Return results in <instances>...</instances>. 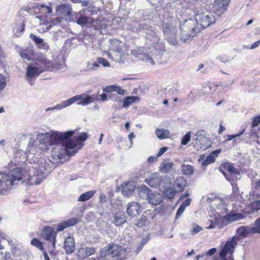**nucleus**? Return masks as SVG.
Masks as SVG:
<instances>
[{"label":"nucleus","mask_w":260,"mask_h":260,"mask_svg":"<svg viewBox=\"0 0 260 260\" xmlns=\"http://www.w3.org/2000/svg\"><path fill=\"white\" fill-rule=\"evenodd\" d=\"M76 131L61 132L52 131L50 133H42L38 135L39 146H36L37 142L30 141L28 144L27 152L34 153L37 149L42 151L48 149V146H52V159L57 162L60 161L66 155H75L81 148V143L86 140L88 135L86 133H82L78 136L72 138L75 134Z\"/></svg>","instance_id":"obj_1"},{"label":"nucleus","mask_w":260,"mask_h":260,"mask_svg":"<svg viewBox=\"0 0 260 260\" xmlns=\"http://www.w3.org/2000/svg\"><path fill=\"white\" fill-rule=\"evenodd\" d=\"M177 19L180 22V39L185 42L194 37L202 28H206L215 22L212 13L203 8L197 11L194 20L185 19L181 21L179 18Z\"/></svg>","instance_id":"obj_2"},{"label":"nucleus","mask_w":260,"mask_h":260,"mask_svg":"<svg viewBox=\"0 0 260 260\" xmlns=\"http://www.w3.org/2000/svg\"><path fill=\"white\" fill-rule=\"evenodd\" d=\"M21 168H16L8 173L0 172V195L6 194L12 186L21 180Z\"/></svg>","instance_id":"obj_3"},{"label":"nucleus","mask_w":260,"mask_h":260,"mask_svg":"<svg viewBox=\"0 0 260 260\" xmlns=\"http://www.w3.org/2000/svg\"><path fill=\"white\" fill-rule=\"evenodd\" d=\"M101 257H105L106 259L110 257L115 258L117 260H123L126 258L125 248L116 244L109 245L104 247L101 250Z\"/></svg>","instance_id":"obj_4"},{"label":"nucleus","mask_w":260,"mask_h":260,"mask_svg":"<svg viewBox=\"0 0 260 260\" xmlns=\"http://www.w3.org/2000/svg\"><path fill=\"white\" fill-rule=\"evenodd\" d=\"M123 45V43L118 40H110V49L111 52L109 55L115 62L124 63L127 61V53L122 51Z\"/></svg>","instance_id":"obj_5"},{"label":"nucleus","mask_w":260,"mask_h":260,"mask_svg":"<svg viewBox=\"0 0 260 260\" xmlns=\"http://www.w3.org/2000/svg\"><path fill=\"white\" fill-rule=\"evenodd\" d=\"M21 174L22 177L21 180L30 185L39 184L46 176L37 172L36 170H34L29 163L27 164L24 170L21 169Z\"/></svg>","instance_id":"obj_6"},{"label":"nucleus","mask_w":260,"mask_h":260,"mask_svg":"<svg viewBox=\"0 0 260 260\" xmlns=\"http://www.w3.org/2000/svg\"><path fill=\"white\" fill-rule=\"evenodd\" d=\"M146 48L151 50L154 48L155 51L159 54H162L166 51V47L164 43L160 41L159 36L154 30H150L148 32V37H146Z\"/></svg>","instance_id":"obj_7"},{"label":"nucleus","mask_w":260,"mask_h":260,"mask_svg":"<svg viewBox=\"0 0 260 260\" xmlns=\"http://www.w3.org/2000/svg\"><path fill=\"white\" fill-rule=\"evenodd\" d=\"M175 21L164 22L162 25V30L164 36L170 44L176 45L177 43L176 39L177 27Z\"/></svg>","instance_id":"obj_8"},{"label":"nucleus","mask_w":260,"mask_h":260,"mask_svg":"<svg viewBox=\"0 0 260 260\" xmlns=\"http://www.w3.org/2000/svg\"><path fill=\"white\" fill-rule=\"evenodd\" d=\"M95 96L87 93L76 95L71 99L64 101L63 107H68L77 102L78 105L86 106L95 101Z\"/></svg>","instance_id":"obj_9"},{"label":"nucleus","mask_w":260,"mask_h":260,"mask_svg":"<svg viewBox=\"0 0 260 260\" xmlns=\"http://www.w3.org/2000/svg\"><path fill=\"white\" fill-rule=\"evenodd\" d=\"M29 165L31 167L32 169L36 170V171L39 172L46 175L45 174L51 171L53 168V164L51 161L47 158H40L37 162L34 164L28 162Z\"/></svg>","instance_id":"obj_10"},{"label":"nucleus","mask_w":260,"mask_h":260,"mask_svg":"<svg viewBox=\"0 0 260 260\" xmlns=\"http://www.w3.org/2000/svg\"><path fill=\"white\" fill-rule=\"evenodd\" d=\"M85 12V11L83 10L76 14V22L82 26L93 27L96 29H100V26L98 25V23L100 22V21L93 20L92 18L84 15Z\"/></svg>","instance_id":"obj_11"},{"label":"nucleus","mask_w":260,"mask_h":260,"mask_svg":"<svg viewBox=\"0 0 260 260\" xmlns=\"http://www.w3.org/2000/svg\"><path fill=\"white\" fill-rule=\"evenodd\" d=\"M151 22L150 20H141L139 21H132L129 25V28L133 31L140 32L144 31L148 37V32L150 30H154L153 27L149 25Z\"/></svg>","instance_id":"obj_12"},{"label":"nucleus","mask_w":260,"mask_h":260,"mask_svg":"<svg viewBox=\"0 0 260 260\" xmlns=\"http://www.w3.org/2000/svg\"><path fill=\"white\" fill-rule=\"evenodd\" d=\"M243 217V215L241 213L230 212L223 216L218 214L217 216L214 218V220L218 227L220 228L226 225L229 222L239 220Z\"/></svg>","instance_id":"obj_13"},{"label":"nucleus","mask_w":260,"mask_h":260,"mask_svg":"<svg viewBox=\"0 0 260 260\" xmlns=\"http://www.w3.org/2000/svg\"><path fill=\"white\" fill-rule=\"evenodd\" d=\"M152 53L151 50L148 48L142 47H137L131 51V54L136 58L149 62L151 64H154L152 57L150 56L149 53Z\"/></svg>","instance_id":"obj_14"},{"label":"nucleus","mask_w":260,"mask_h":260,"mask_svg":"<svg viewBox=\"0 0 260 260\" xmlns=\"http://www.w3.org/2000/svg\"><path fill=\"white\" fill-rule=\"evenodd\" d=\"M37 60L40 63L45 66L46 71H51L53 72L57 71L63 69L64 64L63 62H57L56 61H51L48 60L45 56L43 55H40Z\"/></svg>","instance_id":"obj_15"},{"label":"nucleus","mask_w":260,"mask_h":260,"mask_svg":"<svg viewBox=\"0 0 260 260\" xmlns=\"http://www.w3.org/2000/svg\"><path fill=\"white\" fill-rule=\"evenodd\" d=\"M239 240L238 237H233L232 238L229 239L224 246L223 247L219 253L220 260H226L225 256L227 254H232L235 248L237 245V241Z\"/></svg>","instance_id":"obj_16"},{"label":"nucleus","mask_w":260,"mask_h":260,"mask_svg":"<svg viewBox=\"0 0 260 260\" xmlns=\"http://www.w3.org/2000/svg\"><path fill=\"white\" fill-rule=\"evenodd\" d=\"M41 64L40 67L29 65L26 69V77L30 85L34 84V81L31 80L32 78L38 76L41 73L46 71L45 66Z\"/></svg>","instance_id":"obj_17"},{"label":"nucleus","mask_w":260,"mask_h":260,"mask_svg":"<svg viewBox=\"0 0 260 260\" xmlns=\"http://www.w3.org/2000/svg\"><path fill=\"white\" fill-rule=\"evenodd\" d=\"M41 236L44 240L51 242L53 247L55 248L57 232L54 231L53 228L45 226L42 231Z\"/></svg>","instance_id":"obj_18"},{"label":"nucleus","mask_w":260,"mask_h":260,"mask_svg":"<svg viewBox=\"0 0 260 260\" xmlns=\"http://www.w3.org/2000/svg\"><path fill=\"white\" fill-rule=\"evenodd\" d=\"M57 13L60 15L66 21H70L71 20L72 9L69 4H62L56 8Z\"/></svg>","instance_id":"obj_19"},{"label":"nucleus","mask_w":260,"mask_h":260,"mask_svg":"<svg viewBox=\"0 0 260 260\" xmlns=\"http://www.w3.org/2000/svg\"><path fill=\"white\" fill-rule=\"evenodd\" d=\"M230 0H215L212 5V10L217 15L220 16L226 11Z\"/></svg>","instance_id":"obj_20"},{"label":"nucleus","mask_w":260,"mask_h":260,"mask_svg":"<svg viewBox=\"0 0 260 260\" xmlns=\"http://www.w3.org/2000/svg\"><path fill=\"white\" fill-rule=\"evenodd\" d=\"M165 179L164 176H160L157 173H153L148 178L146 179L145 182L152 187L157 188L161 184H164Z\"/></svg>","instance_id":"obj_21"},{"label":"nucleus","mask_w":260,"mask_h":260,"mask_svg":"<svg viewBox=\"0 0 260 260\" xmlns=\"http://www.w3.org/2000/svg\"><path fill=\"white\" fill-rule=\"evenodd\" d=\"M95 252L94 247L82 245L78 250L77 256L78 258L82 259L93 254Z\"/></svg>","instance_id":"obj_22"},{"label":"nucleus","mask_w":260,"mask_h":260,"mask_svg":"<svg viewBox=\"0 0 260 260\" xmlns=\"http://www.w3.org/2000/svg\"><path fill=\"white\" fill-rule=\"evenodd\" d=\"M141 212V208L140 204L136 202H132L128 204L127 213L132 217L137 216Z\"/></svg>","instance_id":"obj_23"},{"label":"nucleus","mask_w":260,"mask_h":260,"mask_svg":"<svg viewBox=\"0 0 260 260\" xmlns=\"http://www.w3.org/2000/svg\"><path fill=\"white\" fill-rule=\"evenodd\" d=\"M78 222L79 220L77 218H72L64 220L57 225V230L55 232H57V233L68 227L75 225Z\"/></svg>","instance_id":"obj_24"},{"label":"nucleus","mask_w":260,"mask_h":260,"mask_svg":"<svg viewBox=\"0 0 260 260\" xmlns=\"http://www.w3.org/2000/svg\"><path fill=\"white\" fill-rule=\"evenodd\" d=\"M64 248L67 254L73 253L75 249V241L73 237H68L64 241Z\"/></svg>","instance_id":"obj_25"},{"label":"nucleus","mask_w":260,"mask_h":260,"mask_svg":"<svg viewBox=\"0 0 260 260\" xmlns=\"http://www.w3.org/2000/svg\"><path fill=\"white\" fill-rule=\"evenodd\" d=\"M236 233L238 236L241 238H245L250 234H254L252 226H240L237 230Z\"/></svg>","instance_id":"obj_26"},{"label":"nucleus","mask_w":260,"mask_h":260,"mask_svg":"<svg viewBox=\"0 0 260 260\" xmlns=\"http://www.w3.org/2000/svg\"><path fill=\"white\" fill-rule=\"evenodd\" d=\"M164 196L156 192H152L149 194L148 201L149 203L153 205H157L162 202Z\"/></svg>","instance_id":"obj_27"},{"label":"nucleus","mask_w":260,"mask_h":260,"mask_svg":"<svg viewBox=\"0 0 260 260\" xmlns=\"http://www.w3.org/2000/svg\"><path fill=\"white\" fill-rule=\"evenodd\" d=\"M20 55L22 58L28 61L36 58L34 50L31 47H28L22 51H20Z\"/></svg>","instance_id":"obj_28"},{"label":"nucleus","mask_w":260,"mask_h":260,"mask_svg":"<svg viewBox=\"0 0 260 260\" xmlns=\"http://www.w3.org/2000/svg\"><path fill=\"white\" fill-rule=\"evenodd\" d=\"M134 183L128 182L121 185V192L126 197L132 194L135 190Z\"/></svg>","instance_id":"obj_29"},{"label":"nucleus","mask_w":260,"mask_h":260,"mask_svg":"<svg viewBox=\"0 0 260 260\" xmlns=\"http://www.w3.org/2000/svg\"><path fill=\"white\" fill-rule=\"evenodd\" d=\"M175 164L172 161L164 160L160 164L159 170L162 173H168L174 166Z\"/></svg>","instance_id":"obj_30"},{"label":"nucleus","mask_w":260,"mask_h":260,"mask_svg":"<svg viewBox=\"0 0 260 260\" xmlns=\"http://www.w3.org/2000/svg\"><path fill=\"white\" fill-rule=\"evenodd\" d=\"M220 150H216L212 152L205 160H203L202 165L204 166H207L214 162L215 157L220 153Z\"/></svg>","instance_id":"obj_31"},{"label":"nucleus","mask_w":260,"mask_h":260,"mask_svg":"<svg viewBox=\"0 0 260 260\" xmlns=\"http://www.w3.org/2000/svg\"><path fill=\"white\" fill-rule=\"evenodd\" d=\"M126 221L125 215L121 213H116L114 216L113 223L117 226L124 223Z\"/></svg>","instance_id":"obj_32"},{"label":"nucleus","mask_w":260,"mask_h":260,"mask_svg":"<svg viewBox=\"0 0 260 260\" xmlns=\"http://www.w3.org/2000/svg\"><path fill=\"white\" fill-rule=\"evenodd\" d=\"M222 173L226 178L227 180L230 181L231 184L233 185L235 181L238 179L237 176H239V173L238 171H236V172H232V173H226L225 171H222Z\"/></svg>","instance_id":"obj_33"},{"label":"nucleus","mask_w":260,"mask_h":260,"mask_svg":"<svg viewBox=\"0 0 260 260\" xmlns=\"http://www.w3.org/2000/svg\"><path fill=\"white\" fill-rule=\"evenodd\" d=\"M186 182L183 177H177L174 182V186L178 191H182L186 186Z\"/></svg>","instance_id":"obj_34"},{"label":"nucleus","mask_w":260,"mask_h":260,"mask_svg":"<svg viewBox=\"0 0 260 260\" xmlns=\"http://www.w3.org/2000/svg\"><path fill=\"white\" fill-rule=\"evenodd\" d=\"M216 204L217 211L218 214H222L228 211L227 205L222 200H218L217 201Z\"/></svg>","instance_id":"obj_35"},{"label":"nucleus","mask_w":260,"mask_h":260,"mask_svg":"<svg viewBox=\"0 0 260 260\" xmlns=\"http://www.w3.org/2000/svg\"><path fill=\"white\" fill-rule=\"evenodd\" d=\"M191 199L187 198L185 201H184L181 205L180 206L179 209L176 214V218H179L181 214L184 212L186 207L189 206L191 203Z\"/></svg>","instance_id":"obj_36"},{"label":"nucleus","mask_w":260,"mask_h":260,"mask_svg":"<svg viewBox=\"0 0 260 260\" xmlns=\"http://www.w3.org/2000/svg\"><path fill=\"white\" fill-rule=\"evenodd\" d=\"M151 192L150 189L146 186H143L138 189L139 196L143 199H146L148 200Z\"/></svg>","instance_id":"obj_37"},{"label":"nucleus","mask_w":260,"mask_h":260,"mask_svg":"<svg viewBox=\"0 0 260 260\" xmlns=\"http://www.w3.org/2000/svg\"><path fill=\"white\" fill-rule=\"evenodd\" d=\"M103 91L106 92H116L118 94L123 95L124 94V90L120 87L111 85L104 88Z\"/></svg>","instance_id":"obj_38"},{"label":"nucleus","mask_w":260,"mask_h":260,"mask_svg":"<svg viewBox=\"0 0 260 260\" xmlns=\"http://www.w3.org/2000/svg\"><path fill=\"white\" fill-rule=\"evenodd\" d=\"M155 133L156 137L160 140L167 139L170 136L169 131L163 128H157Z\"/></svg>","instance_id":"obj_39"},{"label":"nucleus","mask_w":260,"mask_h":260,"mask_svg":"<svg viewBox=\"0 0 260 260\" xmlns=\"http://www.w3.org/2000/svg\"><path fill=\"white\" fill-rule=\"evenodd\" d=\"M95 193V190H90L81 194L78 199V201L85 202L91 199Z\"/></svg>","instance_id":"obj_40"},{"label":"nucleus","mask_w":260,"mask_h":260,"mask_svg":"<svg viewBox=\"0 0 260 260\" xmlns=\"http://www.w3.org/2000/svg\"><path fill=\"white\" fill-rule=\"evenodd\" d=\"M137 100H140V99L138 96H127L125 97L123 99V107H128L129 105H131L132 103L135 102Z\"/></svg>","instance_id":"obj_41"},{"label":"nucleus","mask_w":260,"mask_h":260,"mask_svg":"<svg viewBox=\"0 0 260 260\" xmlns=\"http://www.w3.org/2000/svg\"><path fill=\"white\" fill-rule=\"evenodd\" d=\"M222 169H220V172L222 173V171H225L226 173H232V172H236V171H238L237 169L233 166V164L230 162H225L222 165Z\"/></svg>","instance_id":"obj_42"},{"label":"nucleus","mask_w":260,"mask_h":260,"mask_svg":"<svg viewBox=\"0 0 260 260\" xmlns=\"http://www.w3.org/2000/svg\"><path fill=\"white\" fill-rule=\"evenodd\" d=\"M182 172L184 175H191L193 173V167L189 165H183L181 167Z\"/></svg>","instance_id":"obj_43"},{"label":"nucleus","mask_w":260,"mask_h":260,"mask_svg":"<svg viewBox=\"0 0 260 260\" xmlns=\"http://www.w3.org/2000/svg\"><path fill=\"white\" fill-rule=\"evenodd\" d=\"M149 240V236L148 235L144 238H143L139 244L138 245L137 249L135 250V252L136 254H138L141 250L143 249V246L146 244Z\"/></svg>","instance_id":"obj_44"},{"label":"nucleus","mask_w":260,"mask_h":260,"mask_svg":"<svg viewBox=\"0 0 260 260\" xmlns=\"http://www.w3.org/2000/svg\"><path fill=\"white\" fill-rule=\"evenodd\" d=\"M206 137V134L205 131L201 130L198 131L196 134V137L194 138L196 141L201 142Z\"/></svg>","instance_id":"obj_45"},{"label":"nucleus","mask_w":260,"mask_h":260,"mask_svg":"<svg viewBox=\"0 0 260 260\" xmlns=\"http://www.w3.org/2000/svg\"><path fill=\"white\" fill-rule=\"evenodd\" d=\"M164 194L169 199H172L175 196L176 190L173 188H167L164 192Z\"/></svg>","instance_id":"obj_46"},{"label":"nucleus","mask_w":260,"mask_h":260,"mask_svg":"<svg viewBox=\"0 0 260 260\" xmlns=\"http://www.w3.org/2000/svg\"><path fill=\"white\" fill-rule=\"evenodd\" d=\"M31 244L40 250H43V245L42 242L39 241L37 238H33L31 241Z\"/></svg>","instance_id":"obj_47"},{"label":"nucleus","mask_w":260,"mask_h":260,"mask_svg":"<svg viewBox=\"0 0 260 260\" xmlns=\"http://www.w3.org/2000/svg\"><path fill=\"white\" fill-rule=\"evenodd\" d=\"M203 230V228L199 225L198 224H197L196 223H193L191 225V228L190 229V233L192 235H194L197 234H198L199 232Z\"/></svg>","instance_id":"obj_48"},{"label":"nucleus","mask_w":260,"mask_h":260,"mask_svg":"<svg viewBox=\"0 0 260 260\" xmlns=\"http://www.w3.org/2000/svg\"><path fill=\"white\" fill-rule=\"evenodd\" d=\"M260 131V128L259 127L255 126V127H252L251 126V134L250 136L251 138H258L259 137V132Z\"/></svg>","instance_id":"obj_49"},{"label":"nucleus","mask_w":260,"mask_h":260,"mask_svg":"<svg viewBox=\"0 0 260 260\" xmlns=\"http://www.w3.org/2000/svg\"><path fill=\"white\" fill-rule=\"evenodd\" d=\"M254 233H260V217L257 218L252 226Z\"/></svg>","instance_id":"obj_50"},{"label":"nucleus","mask_w":260,"mask_h":260,"mask_svg":"<svg viewBox=\"0 0 260 260\" xmlns=\"http://www.w3.org/2000/svg\"><path fill=\"white\" fill-rule=\"evenodd\" d=\"M191 132H187L181 140V144L183 145H186L190 140Z\"/></svg>","instance_id":"obj_51"},{"label":"nucleus","mask_w":260,"mask_h":260,"mask_svg":"<svg viewBox=\"0 0 260 260\" xmlns=\"http://www.w3.org/2000/svg\"><path fill=\"white\" fill-rule=\"evenodd\" d=\"M217 59L223 63H227L231 60V58L226 55L222 54L218 56Z\"/></svg>","instance_id":"obj_52"},{"label":"nucleus","mask_w":260,"mask_h":260,"mask_svg":"<svg viewBox=\"0 0 260 260\" xmlns=\"http://www.w3.org/2000/svg\"><path fill=\"white\" fill-rule=\"evenodd\" d=\"M63 103H64V101L61 102L59 104L57 105L54 107L47 108V109H46L45 111L46 112H48V111H53V110H54L55 109L61 110L62 109L66 108L67 107H63V105H64Z\"/></svg>","instance_id":"obj_53"},{"label":"nucleus","mask_w":260,"mask_h":260,"mask_svg":"<svg viewBox=\"0 0 260 260\" xmlns=\"http://www.w3.org/2000/svg\"><path fill=\"white\" fill-rule=\"evenodd\" d=\"M97 62L99 64H102L104 67H107L110 66L109 62L106 59L102 57H99L97 59Z\"/></svg>","instance_id":"obj_54"},{"label":"nucleus","mask_w":260,"mask_h":260,"mask_svg":"<svg viewBox=\"0 0 260 260\" xmlns=\"http://www.w3.org/2000/svg\"><path fill=\"white\" fill-rule=\"evenodd\" d=\"M6 85V79L3 75L0 74V91L5 88Z\"/></svg>","instance_id":"obj_55"},{"label":"nucleus","mask_w":260,"mask_h":260,"mask_svg":"<svg viewBox=\"0 0 260 260\" xmlns=\"http://www.w3.org/2000/svg\"><path fill=\"white\" fill-rule=\"evenodd\" d=\"M40 7L41 9H44V11L45 13L50 14L52 13V9L51 7L46 6L42 4L40 5Z\"/></svg>","instance_id":"obj_56"},{"label":"nucleus","mask_w":260,"mask_h":260,"mask_svg":"<svg viewBox=\"0 0 260 260\" xmlns=\"http://www.w3.org/2000/svg\"><path fill=\"white\" fill-rule=\"evenodd\" d=\"M30 38L36 43V45L42 43V39L37 37L36 35L30 34Z\"/></svg>","instance_id":"obj_57"},{"label":"nucleus","mask_w":260,"mask_h":260,"mask_svg":"<svg viewBox=\"0 0 260 260\" xmlns=\"http://www.w3.org/2000/svg\"><path fill=\"white\" fill-rule=\"evenodd\" d=\"M259 123H260V115H258V116H256L253 118L252 123H251V126H252V127H255V126L258 127L257 126Z\"/></svg>","instance_id":"obj_58"},{"label":"nucleus","mask_w":260,"mask_h":260,"mask_svg":"<svg viewBox=\"0 0 260 260\" xmlns=\"http://www.w3.org/2000/svg\"><path fill=\"white\" fill-rule=\"evenodd\" d=\"M251 207L253 209L255 210L256 211L260 209V200H257L251 204Z\"/></svg>","instance_id":"obj_59"},{"label":"nucleus","mask_w":260,"mask_h":260,"mask_svg":"<svg viewBox=\"0 0 260 260\" xmlns=\"http://www.w3.org/2000/svg\"><path fill=\"white\" fill-rule=\"evenodd\" d=\"M99 67V65L98 62H93L91 63H89L87 66L88 69L89 70H96Z\"/></svg>","instance_id":"obj_60"},{"label":"nucleus","mask_w":260,"mask_h":260,"mask_svg":"<svg viewBox=\"0 0 260 260\" xmlns=\"http://www.w3.org/2000/svg\"><path fill=\"white\" fill-rule=\"evenodd\" d=\"M244 131H245V129H243L241 132H240V133H238L236 135H228V138H227V139L226 140V141H231L232 139H233L234 138H236L237 137L240 136L241 135H242L243 134V133H244Z\"/></svg>","instance_id":"obj_61"},{"label":"nucleus","mask_w":260,"mask_h":260,"mask_svg":"<svg viewBox=\"0 0 260 260\" xmlns=\"http://www.w3.org/2000/svg\"><path fill=\"white\" fill-rule=\"evenodd\" d=\"M39 48L41 49H43L44 50H48L49 48V45L48 44L45 42L42 39V43H40V44H38L37 45Z\"/></svg>","instance_id":"obj_62"},{"label":"nucleus","mask_w":260,"mask_h":260,"mask_svg":"<svg viewBox=\"0 0 260 260\" xmlns=\"http://www.w3.org/2000/svg\"><path fill=\"white\" fill-rule=\"evenodd\" d=\"M168 149V147H163L160 148L159 151L156 154V157H160L165 152H166Z\"/></svg>","instance_id":"obj_63"},{"label":"nucleus","mask_w":260,"mask_h":260,"mask_svg":"<svg viewBox=\"0 0 260 260\" xmlns=\"http://www.w3.org/2000/svg\"><path fill=\"white\" fill-rule=\"evenodd\" d=\"M259 45H260V40L253 43L250 47H244V48H246L248 49H254L258 47Z\"/></svg>","instance_id":"obj_64"}]
</instances>
